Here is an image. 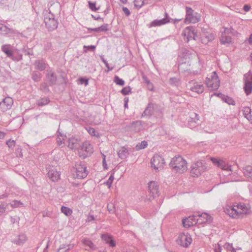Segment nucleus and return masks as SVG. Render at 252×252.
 Segmentation results:
<instances>
[{
	"mask_svg": "<svg viewBox=\"0 0 252 252\" xmlns=\"http://www.w3.org/2000/svg\"><path fill=\"white\" fill-rule=\"evenodd\" d=\"M211 160L212 161V162L213 163V164L215 165L218 166V167H220V166L222 161V160L218 159L215 158H211Z\"/></svg>",
	"mask_w": 252,
	"mask_h": 252,
	"instance_id": "obj_50",
	"label": "nucleus"
},
{
	"mask_svg": "<svg viewBox=\"0 0 252 252\" xmlns=\"http://www.w3.org/2000/svg\"><path fill=\"white\" fill-rule=\"evenodd\" d=\"M95 48H96V46L95 45H89V46L84 45L83 46L84 52H85V53H86L88 51L86 49H90L92 51H94L95 50Z\"/></svg>",
	"mask_w": 252,
	"mask_h": 252,
	"instance_id": "obj_53",
	"label": "nucleus"
},
{
	"mask_svg": "<svg viewBox=\"0 0 252 252\" xmlns=\"http://www.w3.org/2000/svg\"><path fill=\"white\" fill-rule=\"evenodd\" d=\"M6 205L4 203L0 205V216L5 212Z\"/></svg>",
	"mask_w": 252,
	"mask_h": 252,
	"instance_id": "obj_60",
	"label": "nucleus"
},
{
	"mask_svg": "<svg viewBox=\"0 0 252 252\" xmlns=\"http://www.w3.org/2000/svg\"><path fill=\"white\" fill-rule=\"evenodd\" d=\"M13 103V100L10 97H6L0 102V106L4 110H7L11 108Z\"/></svg>",
	"mask_w": 252,
	"mask_h": 252,
	"instance_id": "obj_20",
	"label": "nucleus"
},
{
	"mask_svg": "<svg viewBox=\"0 0 252 252\" xmlns=\"http://www.w3.org/2000/svg\"><path fill=\"white\" fill-rule=\"evenodd\" d=\"M251 109L249 107H244L242 112L244 117L251 123H252V115Z\"/></svg>",
	"mask_w": 252,
	"mask_h": 252,
	"instance_id": "obj_28",
	"label": "nucleus"
},
{
	"mask_svg": "<svg viewBox=\"0 0 252 252\" xmlns=\"http://www.w3.org/2000/svg\"><path fill=\"white\" fill-rule=\"evenodd\" d=\"M41 74L37 71H33L32 73V78L35 82H39L40 80Z\"/></svg>",
	"mask_w": 252,
	"mask_h": 252,
	"instance_id": "obj_41",
	"label": "nucleus"
},
{
	"mask_svg": "<svg viewBox=\"0 0 252 252\" xmlns=\"http://www.w3.org/2000/svg\"><path fill=\"white\" fill-rule=\"evenodd\" d=\"M147 146V142L146 141H143L141 142V143H139L136 145V148L138 150H141L145 148Z\"/></svg>",
	"mask_w": 252,
	"mask_h": 252,
	"instance_id": "obj_48",
	"label": "nucleus"
},
{
	"mask_svg": "<svg viewBox=\"0 0 252 252\" xmlns=\"http://www.w3.org/2000/svg\"><path fill=\"white\" fill-rule=\"evenodd\" d=\"M101 239L106 243L109 244V246L111 247H114L116 245L115 242L112 239L111 236L108 234H102L101 235Z\"/></svg>",
	"mask_w": 252,
	"mask_h": 252,
	"instance_id": "obj_26",
	"label": "nucleus"
},
{
	"mask_svg": "<svg viewBox=\"0 0 252 252\" xmlns=\"http://www.w3.org/2000/svg\"><path fill=\"white\" fill-rule=\"evenodd\" d=\"M108 211L110 213H113L115 211V206L113 203H109L107 205Z\"/></svg>",
	"mask_w": 252,
	"mask_h": 252,
	"instance_id": "obj_55",
	"label": "nucleus"
},
{
	"mask_svg": "<svg viewBox=\"0 0 252 252\" xmlns=\"http://www.w3.org/2000/svg\"><path fill=\"white\" fill-rule=\"evenodd\" d=\"M81 241L84 246L86 247V250H94L96 249V246L95 245H94L93 242L89 238H84L82 239Z\"/></svg>",
	"mask_w": 252,
	"mask_h": 252,
	"instance_id": "obj_21",
	"label": "nucleus"
},
{
	"mask_svg": "<svg viewBox=\"0 0 252 252\" xmlns=\"http://www.w3.org/2000/svg\"><path fill=\"white\" fill-rule=\"evenodd\" d=\"M72 172L74 173V177L78 179H82L86 178L88 171L87 170V166L84 162H76L73 167Z\"/></svg>",
	"mask_w": 252,
	"mask_h": 252,
	"instance_id": "obj_3",
	"label": "nucleus"
},
{
	"mask_svg": "<svg viewBox=\"0 0 252 252\" xmlns=\"http://www.w3.org/2000/svg\"><path fill=\"white\" fill-rule=\"evenodd\" d=\"M74 247L73 244H62L58 250V252H68Z\"/></svg>",
	"mask_w": 252,
	"mask_h": 252,
	"instance_id": "obj_29",
	"label": "nucleus"
},
{
	"mask_svg": "<svg viewBox=\"0 0 252 252\" xmlns=\"http://www.w3.org/2000/svg\"><path fill=\"white\" fill-rule=\"evenodd\" d=\"M48 176L52 181H58L60 178V174L54 168L51 169L48 172Z\"/></svg>",
	"mask_w": 252,
	"mask_h": 252,
	"instance_id": "obj_22",
	"label": "nucleus"
},
{
	"mask_svg": "<svg viewBox=\"0 0 252 252\" xmlns=\"http://www.w3.org/2000/svg\"><path fill=\"white\" fill-rule=\"evenodd\" d=\"M68 147L72 149H77L80 147V141L78 138L75 136H71L68 138Z\"/></svg>",
	"mask_w": 252,
	"mask_h": 252,
	"instance_id": "obj_18",
	"label": "nucleus"
},
{
	"mask_svg": "<svg viewBox=\"0 0 252 252\" xmlns=\"http://www.w3.org/2000/svg\"><path fill=\"white\" fill-rule=\"evenodd\" d=\"M244 79L245 92L247 95H249L252 92V73L250 71L244 75Z\"/></svg>",
	"mask_w": 252,
	"mask_h": 252,
	"instance_id": "obj_11",
	"label": "nucleus"
},
{
	"mask_svg": "<svg viewBox=\"0 0 252 252\" xmlns=\"http://www.w3.org/2000/svg\"><path fill=\"white\" fill-rule=\"evenodd\" d=\"M207 169V167L202 161L199 160L193 163L191 166L190 174L195 177L200 176Z\"/></svg>",
	"mask_w": 252,
	"mask_h": 252,
	"instance_id": "obj_7",
	"label": "nucleus"
},
{
	"mask_svg": "<svg viewBox=\"0 0 252 252\" xmlns=\"http://www.w3.org/2000/svg\"><path fill=\"white\" fill-rule=\"evenodd\" d=\"M150 200L153 199L159 195V187L158 183L155 181H150L148 183Z\"/></svg>",
	"mask_w": 252,
	"mask_h": 252,
	"instance_id": "obj_13",
	"label": "nucleus"
},
{
	"mask_svg": "<svg viewBox=\"0 0 252 252\" xmlns=\"http://www.w3.org/2000/svg\"><path fill=\"white\" fill-rule=\"evenodd\" d=\"M89 8L93 11H96L98 9L95 7V3L89 1Z\"/></svg>",
	"mask_w": 252,
	"mask_h": 252,
	"instance_id": "obj_61",
	"label": "nucleus"
},
{
	"mask_svg": "<svg viewBox=\"0 0 252 252\" xmlns=\"http://www.w3.org/2000/svg\"><path fill=\"white\" fill-rule=\"evenodd\" d=\"M205 83L210 91L216 90L219 88L220 82L216 71H213L210 76L206 78Z\"/></svg>",
	"mask_w": 252,
	"mask_h": 252,
	"instance_id": "obj_6",
	"label": "nucleus"
},
{
	"mask_svg": "<svg viewBox=\"0 0 252 252\" xmlns=\"http://www.w3.org/2000/svg\"><path fill=\"white\" fill-rule=\"evenodd\" d=\"M243 171L245 176L252 180V167L247 166L243 168Z\"/></svg>",
	"mask_w": 252,
	"mask_h": 252,
	"instance_id": "obj_34",
	"label": "nucleus"
},
{
	"mask_svg": "<svg viewBox=\"0 0 252 252\" xmlns=\"http://www.w3.org/2000/svg\"><path fill=\"white\" fill-rule=\"evenodd\" d=\"M66 136L61 133L58 130L57 131V142L59 146H63Z\"/></svg>",
	"mask_w": 252,
	"mask_h": 252,
	"instance_id": "obj_35",
	"label": "nucleus"
},
{
	"mask_svg": "<svg viewBox=\"0 0 252 252\" xmlns=\"http://www.w3.org/2000/svg\"><path fill=\"white\" fill-rule=\"evenodd\" d=\"M226 214L230 217L239 218L243 217L244 215L249 214L250 208L244 203H240L236 206H228L224 210Z\"/></svg>",
	"mask_w": 252,
	"mask_h": 252,
	"instance_id": "obj_1",
	"label": "nucleus"
},
{
	"mask_svg": "<svg viewBox=\"0 0 252 252\" xmlns=\"http://www.w3.org/2000/svg\"><path fill=\"white\" fill-rule=\"evenodd\" d=\"M142 79L144 82L147 84L148 88L150 91H153V85L145 75H142Z\"/></svg>",
	"mask_w": 252,
	"mask_h": 252,
	"instance_id": "obj_40",
	"label": "nucleus"
},
{
	"mask_svg": "<svg viewBox=\"0 0 252 252\" xmlns=\"http://www.w3.org/2000/svg\"><path fill=\"white\" fill-rule=\"evenodd\" d=\"M50 102L49 98L44 97L38 99L37 101V105L39 106H43L48 104Z\"/></svg>",
	"mask_w": 252,
	"mask_h": 252,
	"instance_id": "obj_39",
	"label": "nucleus"
},
{
	"mask_svg": "<svg viewBox=\"0 0 252 252\" xmlns=\"http://www.w3.org/2000/svg\"><path fill=\"white\" fill-rule=\"evenodd\" d=\"M151 167L156 171H158L163 169L165 164L164 158L156 154L151 160Z\"/></svg>",
	"mask_w": 252,
	"mask_h": 252,
	"instance_id": "obj_8",
	"label": "nucleus"
},
{
	"mask_svg": "<svg viewBox=\"0 0 252 252\" xmlns=\"http://www.w3.org/2000/svg\"><path fill=\"white\" fill-rule=\"evenodd\" d=\"M128 155V150L124 147L121 148L118 152V155L119 157L122 159L126 158Z\"/></svg>",
	"mask_w": 252,
	"mask_h": 252,
	"instance_id": "obj_33",
	"label": "nucleus"
},
{
	"mask_svg": "<svg viewBox=\"0 0 252 252\" xmlns=\"http://www.w3.org/2000/svg\"><path fill=\"white\" fill-rule=\"evenodd\" d=\"M79 81L80 82V84H85V85L86 86L88 85V80L86 79L85 78L81 77L79 78Z\"/></svg>",
	"mask_w": 252,
	"mask_h": 252,
	"instance_id": "obj_62",
	"label": "nucleus"
},
{
	"mask_svg": "<svg viewBox=\"0 0 252 252\" xmlns=\"http://www.w3.org/2000/svg\"><path fill=\"white\" fill-rule=\"evenodd\" d=\"M200 15L194 12L191 7H186V17L184 20V23L186 24H195L200 20Z\"/></svg>",
	"mask_w": 252,
	"mask_h": 252,
	"instance_id": "obj_5",
	"label": "nucleus"
},
{
	"mask_svg": "<svg viewBox=\"0 0 252 252\" xmlns=\"http://www.w3.org/2000/svg\"><path fill=\"white\" fill-rule=\"evenodd\" d=\"M0 31L4 34H13V35H15L17 37H19V35H21V33H20L18 31L12 29H9L6 26H3L0 24Z\"/></svg>",
	"mask_w": 252,
	"mask_h": 252,
	"instance_id": "obj_16",
	"label": "nucleus"
},
{
	"mask_svg": "<svg viewBox=\"0 0 252 252\" xmlns=\"http://www.w3.org/2000/svg\"><path fill=\"white\" fill-rule=\"evenodd\" d=\"M169 23V20L167 18H163L160 20H155L151 23L150 27L160 26Z\"/></svg>",
	"mask_w": 252,
	"mask_h": 252,
	"instance_id": "obj_27",
	"label": "nucleus"
},
{
	"mask_svg": "<svg viewBox=\"0 0 252 252\" xmlns=\"http://www.w3.org/2000/svg\"><path fill=\"white\" fill-rule=\"evenodd\" d=\"M220 98L222 101L228 104L235 105L234 100L231 98L224 94H220Z\"/></svg>",
	"mask_w": 252,
	"mask_h": 252,
	"instance_id": "obj_37",
	"label": "nucleus"
},
{
	"mask_svg": "<svg viewBox=\"0 0 252 252\" xmlns=\"http://www.w3.org/2000/svg\"><path fill=\"white\" fill-rule=\"evenodd\" d=\"M222 170L226 171H231V166L227 164L224 160H222L220 167Z\"/></svg>",
	"mask_w": 252,
	"mask_h": 252,
	"instance_id": "obj_43",
	"label": "nucleus"
},
{
	"mask_svg": "<svg viewBox=\"0 0 252 252\" xmlns=\"http://www.w3.org/2000/svg\"><path fill=\"white\" fill-rule=\"evenodd\" d=\"M189 220H191L189 218V219L186 218V219L183 220L182 223H183V226L185 227L188 228L193 224V222L190 221Z\"/></svg>",
	"mask_w": 252,
	"mask_h": 252,
	"instance_id": "obj_46",
	"label": "nucleus"
},
{
	"mask_svg": "<svg viewBox=\"0 0 252 252\" xmlns=\"http://www.w3.org/2000/svg\"><path fill=\"white\" fill-rule=\"evenodd\" d=\"M199 116L196 113H193L188 120V126L190 128H194L199 124Z\"/></svg>",
	"mask_w": 252,
	"mask_h": 252,
	"instance_id": "obj_17",
	"label": "nucleus"
},
{
	"mask_svg": "<svg viewBox=\"0 0 252 252\" xmlns=\"http://www.w3.org/2000/svg\"><path fill=\"white\" fill-rule=\"evenodd\" d=\"M156 106V104L154 103L151 102L149 103L145 110L142 114V117H144L145 116H150L153 115Z\"/></svg>",
	"mask_w": 252,
	"mask_h": 252,
	"instance_id": "obj_19",
	"label": "nucleus"
},
{
	"mask_svg": "<svg viewBox=\"0 0 252 252\" xmlns=\"http://www.w3.org/2000/svg\"><path fill=\"white\" fill-rule=\"evenodd\" d=\"M169 166L176 173L182 174L187 169V162L181 156H175L171 159Z\"/></svg>",
	"mask_w": 252,
	"mask_h": 252,
	"instance_id": "obj_2",
	"label": "nucleus"
},
{
	"mask_svg": "<svg viewBox=\"0 0 252 252\" xmlns=\"http://www.w3.org/2000/svg\"><path fill=\"white\" fill-rule=\"evenodd\" d=\"M144 122L138 120L131 123L129 126V127L132 131L139 132L144 128Z\"/></svg>",
	"mask_w": 252,
	"mask_h": 252,
	"instance_id": "obj_14",
	"label": "nucleus"
},
{
	"mask_svg": "<svg viewBox=\"0 0 252 252\" xmlns=\"http://www.w3.org/2000/svg\"><path fill=\"white\" fill-rule=\"evenodd\" d=\"M1 49V51L5 54L7 57L13 59V53L11 50V46L10 44L2 45Z\"/></svg>",
	"mask_w": 252,
	"mask_h": 252,
	"instance_id": "obj_23",
	"label": "nucleus"
},
{
	"mask_svg": "<svg viewBox=\"0 0 252 252\" xmlns=\"http://www.w3.org/2000/svg\"><path fill=\"white\" fill-rule=\"evenodd\" d=\"M23 203L20 201H18L16 200H13L11 203L10 205L12 208H17L19 207L23 206Z\"/></svg>",
	"mask_w": 252,
	"mask_h": 252,
	"instance_id": "obj_47",
	"label": "nucleus"
},
{
	"mask_svg": "<svg viewBox=\"0 0 252 252\" xmlns=\"http://www.w3.org/2000/svg\"><path fill=\"white\" fill-rule=\"evenodd\" d=\"M169 82L170 85L175 86H178L181 83L180 80L176 77L170 78Z\"/></svg>",
	"mask_w": 252,
	"mask_h": 252,
	"instance_id": "obj_42",
	"label": "nucleus"
},
{
	"mask_svg": "<svg viewBox=\"0 0 252 252\" xmlns=\"http://www.w3.org/2000/svg\"><path fill=\"white\" fill-rule=\"evenodd\" d=\"M231 42V38L229 36L225 35V33H222L221 36L220 38V42L221 44L225 45L229 44Z\"/></svg>",
	"mask_w": 252,
	"mask_h": 252,
	"instance_id": "obj_38",
	"label": "nucleus"
},
{
	"mask_svg": "<svg viewBox=\"0 0 252 252\" xmlns=\"http://www.w3.org/2000/svg\"><path fill=\"white\" fill-rule=\"evenodd\" d=\"M61 211L63 213L67 216L71 215V214L72 213V211L71 209L65 206L62 207Z\"/></svg>",
	"mask_w": 252,
	"mask_h": 252,
	"instance_id": "obj_44",
	"label": "nucleus"
},
{
	"mask_svg": "<svg viewBox=\"0 0 252 252\" xmlns=\"http://www.w3.org/2000/svg\"><path fill=\"white\" fill-rule=\"evenodd\" d=\"M81 149L83 151L89 154L92 153L93 152V147L88 141H85L82 144Z\"/></svg>",
	"mask_w": 252,
	"mask_h": 252,
	"instance_id": "obj_32",
	"label": "nucleus"
},
{
	"mask_svg": "<svg viewBox=\"0 0 252 252\" xmlns=\"http://www.w3.org/2000/svg\"><path fill=\"white\" fill-rule=\"evenodd\" d=\"M122 9H123V11H124V12L125 13V15L126 16H128L129 15H130V11L127 7H123Z\"/></svg>",
	"mask_w": 252,
	"mask_h": 252,
	"instance_id": "obj_64",
	"label": "nucleus"
},
{
	"mask_svg": "<svg viewBox=\"0 0 252 252\" xmlns=\"http://www.w3.org/2000/svg\"><path fill=\"white\" fill-rule=\"evenodd\" d=\"M87 131L90 135L92 136H97L96 134V131L94 128L90 127L87 129Z\"/></svg>",
	"mask_w": 252,
	"mask_h": 252,
	"instance_id": "obj_58",
	"label": "nucleus"
},
{
	"mask_svg": "<svg viewBox=\"0 0 252 252\" xmlns=\"http://www.w3.org/2000/svg\"><path fill=\"white\" fill-rule=\"evenodd\" d=\"M108 25L107 24H104L99 27L95 28H88V30L89 32H106L108 30Z\"/></svg>",
	"mask_w": 252,
	"mask_h": 252,
	"instance_id": "obj_31",
	"label": "nucleus"
},
{
	"mask_svg": "<svg viewBox=\"0 0 252 252\" xmlns=\"http://www.w3.org/2000/svg\"><path fill=\"white\" fill-rule=\"evenodd\" d=\"M214 39V35L212 33L207 32L202 36L201 40L203 43L207 44L208 42L212 41Z\"/></svg>",
	"mask_w": 252,
	"mask_h": 252,
	"instance_id": "obj_30",
	"label": "nucleus"
},
{
	"mask_svg": "<svg viewBox=\"0 0 252 252\" xmlns=\"http://www.w3.org/2000/svg\"><path fill=\"white\" fill-rule=\"evenodd\" d=\"M34 65L35 68L40 71L44 70L46 67L45 61L43 60H38L34 62Z\"/></svg>",
	"mask_w": 252,
	"mask_h": 252,
	"instance_id": "obj_25",
	"label": "nucleus"
},
{
	"mask_svg": "<svg viewBox=\"0 0 252 252\" xmlns=\"http://www.w3.org/2000/svg\"><path fill=\"white\" fill-rule=\"evenodd\" d=\"M43 14L44 21L48 30L52 31L56 29L58 27V22L55 19L54 15L47 10L44 11Z\"/></svg>",
	"mask_w": 252,
	"mask_h": 252,
	"instance_id": "obj_4",
	"label": "nucleus"
},
{
	"mask_svg": "<svg viewBox=\"0 0 252 252\" xmlns=\"http://www.w3.org/2000/svg\"><path fill=\"white\" fill-rule=\"evenodd\" d=\"M190 54L189 53V51L186 49L184 50V51L183 53V58H184L186 60H188L190 58Z\"/></svg>",
	"mask_w": 252,
	"mask_h": 252,
	"instance_id": "obj_57",
	"label": "nucleus"
},
{
	"mask_svg": "<svg viewBox=\"0 0 252 252\" xmlns=\"http://www.w3.org/2000/svg\"><path fill=\"white\" fill-rule=\"evenodd\" d=\"M189 219L193 220L195 223L202 224L206 222H210L212 220V217L208 214L204 213L198 214L197 216L193 215L189 217Z\"/></svg>",
	"mask_w": 252,
	"mask_h": 252,
	"instance_id": "obj_10",
	"label": "nucleus"
},
{
	"mask_svg": "<svg viewBox=\"0 0 252 252\" xmlns=\"http://www.w3.org/2000/svg\"><path fill=\"white\" fill-rule=\"evenodd\" d=\"M19 218L17 216L10 217V221L12 223H19Z\"/></svg>",
	"mask_w": 252,
	"mask_h": 252,
	"instance_id": "obj_59",
	"label": "nucleus"
},
{
	"mask_svg": "<svg viewBox=\"0 0 252 252\" xmlns=\"http://www.w3.org/2000/svg\"><path fill=\"white\" fill-rule=\"evenodd\" d=\"M46 77L49 81L51 85H54L56 84L57 81V77L54 72L52 71L49 72L47 73Z\"/></svg>",
	"mask_w": 252,
	"mask_h": 252,
	"instance_id": "obj_36",
	"label": "nucleus"
},
{
	"mask_svg": "<svg viewBox=\"0 0 252 252\" xmlns=\"http://www.w3.org/2000/svg\"><path fill=\"white\" fill-rule=\"evenodd\" d=\"M190 90L193 92L196 93L198 94H202L204 90V87L203 85L191 81L189 82Z\"/></svg>",
	"mask_w": 252,
	"mask_h": 252,
	"instance_id": "obj_15",
	"label": "nucleus"
},
{
	"mask_svg": "<svg viewBox=\"0 0 252 252\" xmlns=\"http://www.w3.org/2000/svg\"><path fill=\"white\" fill-rule=\"evenodd\" d=\"M134 6L137 9H139L145 4V0H134Z\"/></svg>",
	"mask_w": 252,
	"mask_h": 252,
	"instance_id": "obj_45",
	"label": "nucleus"
},
{
	"mask_svg": "<svg viewBox=\"0 0 252 252\" xmlns=\"http://www.w3.org/2000/svg\"><path fill=\"white\" fill-rule=\"evenodd\" d=\"M114 82L116 83L117 85H119L120 86H124L125 84L124 81L117 76H115Z\"/></svg>",
	"mask_w": 252,
	"mask_h": 252,
	"instance_id": "obj_49",
	"label": "nucleus"
},
{
	"mask_svg": "<svg viewBox=\"0 0 252 252\" xmlns=\"http://www.w3.org/2000/svg\"><path fill=\"white\" fill-rule=\"evenodd\" d=\"M114 177L113 174H111V175L109 176L108 180L106 182L105 184L108 186L109 188H110L111 186V185L112 184V182L114 180Z\"/></svg>",
	"mask_w": 252,
	"mask_h": 252,
	"instance_id": "obj_51",
	"label": "nucleus"
},
{
	"mask_svg": "<svg viewBox=\"0 0 252 252\" xmlns=\"http://www.w3.org/2000/svg\"><path fill=\"white\" fill-rule=\"evenodd\" d=\"M27 238L25 234H21L12 240V242L17 245H23L27 241Z\"/></svg>",
	"mask_w": 252,
	"mask_h": 252,
	"instance_id": "obj_24",
	"label": "nucleus"
},
{
	"mask_svg": "<svg viewBox=\"0 0 252 252\" xmlns=\"http://www.w3.org/2000/svg\"><path fill=\"white\" fill-rule=\"evenodd\" d=\"M44 49L47 51H50L52 49V44L50 42H47L44 46Z\"/></svg>",
	"mask_w": 252,
	"mask_h": 252,
	"instance_id": "obj_63",
	"label": "nucleus"
},
{
	"mask_svg": "<svg viewBox=\"0 0 252 252\" xmlns=\"http://www.w3.org/2000/svg\"><path fill=\"white\" fill-rule=\"evenodd\" d=\"M176 242L181 246L188 248L192 242V238L189 234L183 232L179 235Z\"/></svg>",
	"mask_w": 252,
	"mask_h": 252,
	"instance_id": "obj_9",
	"label": "nucleus"
},
{
	"mask_svg": "<svg viewBox=\"0 0 252 252\" xmlns=\"http://www.w3.org/2000/svg\"><path fill=\"white\" fill-rule=\"evenodd\" d=\"M131 89L129 87L124 88L121 91V93L124 95H127L130 93Z\"/></svg>",
	"mask_w": 252,
	"mask_h": 252,
	"instance_id": "obj_54",
	"label": "nucleus"
},
{
	"mask_svg": "<svg viewBox=\"0 0 252 252\" xmlns=\"http://www.w3.org/2000/svg\"><path fill=\"white\" fill-rule=\"evenodd\" d=\"M224 248L226 249L228 251H230L232 252H236L235 250L232 247V245L229 243H226L224 246Z\"/></svg>",
	"mask_w": 252,
	"mask_h": 252,
	"instance_id": "obj_56",
	"label": "nucleus"
},
{
	"mask_svg": "<svg viewBox=\"0 0 252 252\" xmlns=\"http://www.w3.org/2000/svg\"><path fill=\"white\" fill-rule=\"evenodd\" d=\"M182 35L184 36V40L186 42H188L191 40L195 39L196 33L192 26H189L186 28L183 31Z\"/></svg>",
	"mask_w": 252,
	"mask_h": 252,
	"instance_id": "obj_12",
	"label": "nucleus"
},
{
	"mask_svg": "<svg viewBox=\"0 0 252 252\" xmlns=\"http://www.w3.org/2000/svg\"><path fill=\"white\" fill-rule=\"evenodd\" d=\"M15 141L13 140H9L6 141V145L9 149H13L15 146Z\"/></svg>",
	"mask_w": 252,
	"mask_h": 252,
	"instance_id": "obj_52",
	"label": "nucleus"
}]
</instances>
